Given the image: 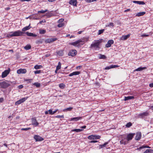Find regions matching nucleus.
Returning <instances> with one entry per match:
<instances>
[{
  "label": "nucleus",
  "mask_w": 153,
  "mask_h": 153,
  "mask_svg": "<svg viewBox=\"0 0 153 153\" xmlns=\"http://www.w3.org/2000/svg\"><path fill=\"white\" fill-rule=\"evenodd\" d=\"M134 135V133H130L128 134L127 137V138L128 141H129L131 140Z\"/></svg>",
  "instance_id": "obj_15"
},
{
  "label": "nucleus",
  "mask_w": 153,
  "mask_h": 153,
  "mask_svg": "<svg viewBox=\"0 0 153 153\" xmlns=\"http://www.w3.org/2000/svg\"><path fill=\"white\" fill-rule=\"evenodd\" d=\"M83 130L82 129H75L72 130L73 131H76V132H80Z\"/></svg>",
  "instance_id": "obj_33"
},
{
  "label": "nucleus",
  "mask_w": 153,
  "mask_h": 153,
  "mask_svg": "<svg viewBox=\"0 0 153 153\" xmlns=\"http://www.w3.org/2000/svg\"><path fill=\"white\" fill-rule=\"evenodd\" d=\"M14 36H24V33L19 30L13 32Z\"/></svg>",
  "instance_id": "obj_3"
},
{
  "label": "nucleus",
  "mask_w": 153,
  "mask_h": 153,
  "mask_svg": "<svg viewBox=\"0 0 153 153\" xmlns=\"http://www.w3.org/2000/svg\"><path fill=\"white\" fill-rule=\"evenodd\" d=\"M47 11V10H41L38 11V13H45V12Z\"/></svg>",
  "instance_id": "obj_44"
},
{
  "label": "nucleus",
  "mask_w": 153,
  "mask_h": 153,
  "mask_svg": "<svg viewBox=\"0 0 153 153\" xmlns=\"http://www.w3.org/2000/svg\"><path fill=\"white\" fill-rule=\"evenodd\" d=\"M64 25V23H61L59 24L57 26L58 27H62Z\"/></svg>",
  "instance_id": "obj_47"
},
{
  "label": "nucleus",
  "mask_w": 153,
  "mask_h": 153,
  "mask_svg": "<svg viewBox=\"0 0 153 153\" xmlns=\"http://www.w3.org/2000/svg\"><path fill=\"white\" fill-rule=\"evenodd\" d=\"M80 74V71H74L71 74H70L69 76H72L74 75H79Z\"/></svg>",
  "instance_id": "obj_20"
},
{
  "label": "nucleus",
  "mask_w": 153,
  "mask_h": 153,
  "mask_svg": "<svg viewBox=\"0 0 153 153\" xmlns=\"http://www.w3.org/2000/svg\"><path fill=\"white\" fill-rule=\"evenodd\" d=\"M111 68H111V65L106 67L105 68V69L106 70H108Z\"/></svg>",
  "instance_id": "obj_56"
},
{
  "label": "nucleus",
  "mask_w": 153,
  "mask_h": 153,
  "mask_svg": "<svg viewBox=\"0 0 153 153\" xmlns=\"http://www.w3.org/2000/svg\"><path fill=\"white\" fill-rule=\"evenodd\" d=\"M100 138V136L95 135H91L89 136L88 138L89 140L98 139Z\"/></svg>",
  "instance_id": "obj_6"
},
{
  "label": "nucleus",
  "mask_w": 153,
  "mask_h": 153,
  "mask_svg": "<svg viewBox=\"0 0 153 153\" xmlns=\"http://www.w3.org/2000/svg\"><path fill=\"white\" fill-rule=\"evenodd\" d=\"M39 32L40 34H44L46 32V30H45L40 29L39 30Z\"/></svg>",
  "instance_id": "obj_29"
},
{
  "label": "nucleus",
  "mask_w": 153,
  "mask_h": 153,
  "mask_svg": "<svg viewBox=\"0 0 153 153\" xmlns=\"http://www.w3.org/2000/svg\"><path fill=\"white\" fill-rule=\"evenodd\" d=\"M81 67H82L81 66H77L76 68V69H79Z\"/></svg>",
  "instance_id": "obj_63"
},
{
  "label": "nucleus",
  "mask_w": 153,
  "mask_h": 153,
  "mask_svg": "<svg viewBox=\"0 0 153 153\" xmlns=\"http://www.w3.org/2000/svg\"><path fill=\"white\" fill-rule=\"evenodd\" d=\"M77 53V51L76 50H71L70 51L68 55L74 56H75Z\"/></svg>",
  "instance_id": "obj_8"
},
{
  "label": "nucleus",
  "mask_w": 153,
  "mask_h": 153,
  "mask_svg": "<svg viewBox=\"0 0 153 153\" xmlns=\"http://www.w3.org/2000/svg\"><path fill=\"white\" fill-rule=\"evenodd\" d=\"M130 36V34H128L126 35H123L120 38V40H125L127 39Z\"/></svg>",
  "instance_id": "obj_19"
},
{
  "label": "nucleus",
  "mask_w": 153,
  "mask_h": 153,
  "mask_svg": "<svg viewBox=\"0 0 153 153\" xmlns=\"http://www.w3.org/2000/svg\"><path fill=\"white\" fill-rule=\"evenodd\" d=\"M32 124L35 126H37L39 125V123L37 121L35 117L31 119Z\"/></svg>",
  "instance_id": "obj_9"
},
{
  "label": "nucleus",
  "mask_w": 153,
  "mask_h": 153,
  "mask_svg": "<svg viewBox=\"0 0 153 153\" xmlns=\"http://www.w3.org/2000/svg\"><path fill=\"white\" fill-rule=\"evenodd\" d=\"M146 13L145 12H139L137 13L136 15V16H142L145 14Z\"/></svg>",
  "instance_id": "obj_27"
},
{
  "label": "nucleus",
  "mask_w": 153,
  "mask_h": 153,
  "mask_svg": "<svg viewBox=\"0 0 153 153\" xmlns=\"http://www.w3.org/2000/svg\"><path fill=\"white\" fill-rule=\"evenodd\" d=\"M59 87L60 88L62 89H63L65 87V85L63 83H61L59 84Z\"/></svg>",
  "instance_id": "obj_40"
},
{
  "label": "nucleus",
  "mask_w": 153,
  "mask_h": 153,
  "mask_svg": "<svg viewBox=\"0 0 153 153\" xmlns=\"http://www.w3.org/2000/svg\"><path fill=\"white\" fill-rule=\"evenodd\" d=\"M27 72L26 69L20 68L17 70V73L18 74H25Z\"/></svg>",
  "instance_id": "obj_14"
},
{
  "label": "nucleus",
  "mask_w": 153,
  "mask_h": 153,
  "mask_svg": "<svg viewBox=\"0 0 153 153\" xmlns=\"http://www.w3.org/2000/svg\"><path fill=\"white\" fill-rule=\"evenodd\" d=\"M69 3L71 5L76 6L77 1L76 0H70Z\"/></svg>",
  "instance_id": "obj_18"
},
{
  "label": "nucleus",
  "mask_w": 153,
  "mask_h": 153,
  "mask_svg": "<svg viewBox=\"0 0 153 153\" xmlns=\"http://www.w3.org/2000/svg\"><path fill=\"white\" fill-rule=\"evenodd\" d=\"M48 112L49 113L51 114H53V112L52 110L51 109H50L48 110Z\"/></svg>",
  "instance_id": "obj_51"
},
{
  "label": "nucleus",
  "mask_w": 153,
  "mask_h": 153,
  "mask_svg": "<svg viewBox=\"0 0 153 153\" xmlns=\"http://www.w3.org/2000/svg\"><path fill=\"white\" fill-rule=\"evenodd\" d=\"M34 138L36 142L41 141L44 140L42 137L37 135H35L34 136Z\"/></svg>",
  "instance_id": "obj_10"
},
{
  "label": "nucleus",
  "mask_w": 153,
  "mask_h": 153,
  "mask_svg": "<svg viewBox=\"0 0 153 153\" xmlns=\"http://www.w3.org/2000/svg\"><path fill=\"white\" fill-rule=\"evenodd\" d=\"M108 142H105V143H104L103 144L100 145H99V147H100V148H102L103 147H105L106 146L107 144H108Z\"/></svg>",
  "instance_id": "obj_31"
},
{
  "label": "nucleus",
  "mask_w": 153,
  "mask_h": 153,
  "mask_svg": "<svg viewBox=\"0 0 153 153\" xmlns=\"http://www.w3.org/2000/svg\"><path fill=\"white\" fill-rule=\"evenodd\" d=\"M103 40L102 39L95 40L92 42L90 46V48L95 50H99L100 48L99 45Z\"/></svg>",
  "instance_id": "obj_1"
},
{
  "label": "nucleus",
  "mask_w": 153,
  "mask_h": 153,
  "mask_svg": "<svg viewBox=\"0 0 153 153\" xmlns=\"http://www.w3.org/2000/svg\"><path fill=\"white\" fill-rule=\"evenodd\" d=\"M73 109V108L71 107H69L63 110L64 111H71Z\"/></svg>",
  "instance_id": "obj_36"
},
{
  "label": "nucleus",
  "mask_w": 153,
  "mask_h": 153,
  "mask_svg": "<svg viewBox=\"0 0 153 153\" xmlns=\"http://www.w3.org/2000/svg\"><path fill=\"white\" fill-rule=\"evenodd\" d=\"M134 96H128L127 97H125L124 100V101H127L129 100L134 99Z\"/></svg>",
  "instance_id": "obj_25"
},
{
  "label": "nucleus",
  "mask_w": 153,
  "mask_h": 153,
  "mask_svg": "<svg viewBox=\"0 0 153 153\" xmlns=\"http://www.w3.org/2000/svg\"><path fill=\"white\" fill-rule=\"evenodd\" d=\"M82 117H75L71 118L70 119V120L71 121H74V122H76L79 120H80L82 119Z\"/></svg>",
  "instance_id": "obj_12"
},
{
  "label": "nucleus",
  "mask_w": 153,
  "mask_h": 153,
  "mask_svg": "<svg viewBox=\"0 0 153 153\" xmlns=\"http://www.w3.org/2000/svg\"><path fill=\"white\" fill-rule=\"evenodd\" d=\"M31 129V128L29 127L27 128H22L21 129L23 131H27L30 129Z\"/></svg>",
  "instance_id": "obj_46"
},
{
  "label": "nucleus",
  "mask_w": 153,
  "mask_h": 153,
  "mask_svg": "<svg viewBox=\"0 0 153 153\" xmlns=\"http://www.w3.org/2000/svg\"><path fill=\"white\" fill-rule=\"evenodd\" d=\"M146 67H139L137 69H136L134 70V71H142L143 70L146 69Z\"/></svg>",
  "instance_id": "obj_23"
},
{
  "label": "nucleus",
  "mask_w": 153,
  "mask_h": 153,
  "mask_svg": "<svg viewBox=\"0 0 153 153\" xmlns=\"http://www.w3.org/2000/svg\"><path fill=\"white\" fill-rule=\"evenodd\" d=\"M143 153H153V150L152 149H147Z\"/></svg>",
  "instance_id": "obj_28"
},
{
  "label": "nucleus",
  "mask_w": 153,
  "mask_h": 153,
  "mask_svg": "<svg viewBox=\"0 0 153 153\" xmlns=\"http://www.w3.org/2000/svg\"><path fill=\"white\" fill-rule=\"evenodd\" d=\"M98 141L97 140H93L91 141L90 142V143H96Z\"/></svg>",
  "instance_id": "obj_58"
},
{
  "label": "nucleus",
  "mask_w": 153,
  "mask_h": 153,
  "mask_svg": "<svg viewBox=\"0 0 153 153\" xmlns=\"http://www.w3.org/2000/svg\"><path fill=\"white\" fill-rule=\"evenodd\" d=\"M82 40L81 39L77 40L75 42L71 43L70 44L71 45H73L75 46H77L79 45V43L82 42Z\"/></svg>",
  "instance_id": "obj_13"
},
{
  "label": "nucleus",
  "mask_w": 153,
  "mask_h": 153,
  "mask_svg": "<svg viewBox=\"0 0 153 153\" xmlns=\"http://www.w3.org/2000/svg\"><path fill=\"white\" fill-rule=\"evenodd\" d=\"M34 73L36 74H40L41 72V70H37L34 71Z\"/></svg>",
  "instance_id": "obj_49"
},
{
  "label": "nucleus",
  "mask_w": 153,
  "mask_h": 153,
  "mask_svg": "<svg viewBox=\"0 0 153 153\" xmlns=\"http://www.w3.org/2000/svg\"><path fill=\"white\" fill-rule=\"evenodd\" d=\"M28 98V97H24L20 99L15 102V105H17L24 102Z\"/></svg>",
  "instance_id": "obj_5"
},
{
  "label": "nucleus",
  "mask_w": 153,
  "mask_h": 153,
  "mask_svg": "<svg viewBox=\"0 0 153 153\" xmlns=\"http://www.w3.org/2000/svg\"><path fill=\"white\" fill-rule=\"evenodd\" d=\"M26 34L27 36H30L36 37L37 36L36 34H33L32 33H29L28 32H27L26 33Z\"/></svg>",
  "instance_id": "obj_22"
},
{
  "label": "nucleus",
  "mask_w": 153,
  "mask_h": 153,
  "mask_svg": "<svg viewBox=\"0 0 153 153\" xmlns=\"http://www.w3.org/2000/svg\"><path fill=\"white\" fill-rule=\"evenodd\" d=\"M150 148L151 147H149V146H147V145H144V146H142L140 147L139 148V149H143L144 148Z\"/></svg>",
  "instance_id": "obj_35"
},
{
  "label": "nucleus",
  "mask_w": 153,
  "mask_h": 153,
  "mask_svg": "<svg viewBox=\"0 0 153 153\" xmlns=\"http://www.w3.org/2000/svg\"><path fill=\"white\" fill-rule=\"evenodd\" d=\"M133 2L134 3L137 4H139L143 5L145 4L144 2L143 1H133Z\"/></svg>",
  "instance_id": "obj_24"
},
{
  "label": "nucleus",
  "mask_w": 153,
  "mask_h": 153,
  "mask_svg": "<svg viewBox=\"0 0 153 153\" xmlns=\"http://www.w3.org/2000/svg\"><path fill=\"white\" fill-rule=\"evenodd\" d=\"M30 24H29V25L27 26H26L24 28H23L22 29V32H24L25 31H26L27 30H29L30 28H31V27L30 26Z\"/></svg>",
  "instance_id": "obj_21"
},
{
  "label": "nucleus",
  "mask_w": 153,
  "mask_h": 153,
  "mask_svg": "<svg viewBox=\"0 0 153 153\" xmlns=\"http://www.w3.org/2000/svg\"><path fill=\"white\" fill-rule=\"evenodd\" d=\"M149 86L151 88L153 87V83L150 84Z\"/></svg>",
  "instance_id": "obj_61"
},
{
  "label": "nucleus",
  "mask_w": 153,
  "mask_h": 153,
  "mask_svg": "<svg viewBox=\"0 0 153 153\" xmlns=\"http://www.w3.org/2000/svg\"><path fill=\"white\" fill-rule=\"evenodd\" d=\"M32 79H28L25 80V81H26L27 83H31L32 80Z\"/></svg>",
  "instance_id": "obj_48"
},
{
  "label": "nucleus",
  "mask_w": 153,
  "mask_h": 153,
  "mask_svg": "<svg viewBox=\"0 0 153 153\" xmlns=\"http://www.w3.org/2000/svg\"><path fill=\"white\" fill-rule=\"evenodd\" d=\"M149 36V34H143L141 35V37H148Z\"/></svg>",
  "instance_id": "obj_52"
},
{
  "label": "nucleus",
  "mask_w": 153,
  "mask_h": 153,
  "mask_svg": "<svg viewBox=\"0 0 153 153\" xmlns=\"http://www.w3.org/2000/svg\"><path fill=\"white\" fill-rule=\"evenodd\" d=\"M45 19H43L41 21H40L39 22V23L41 24H42L43 23H45Z\"/></svg>",
  "instance_id": "obj_55"
},
{
  "label": "nucleus",
  "mask_w": 153,
  "mask_h": 153,
  "mask_svg": "<svg viewBox=\"0 0 153 153\" xmlns=\"http://www.w3.org/2000/svg\"><path fill=\"white\" fill-rule=\"evenodd\" d=\"M61 68V64L60 62H59L58 65L56 67V70H59Z\"/></svg>",
  "instance_id": "obj_39"
},
{
  "label": "nucleus",
  "mask_w": 153,
  "mask_h": 153,
  "mask_svg": "<svg viewBox=\"0 0 153 153\" xmlns=\"http://www.w3.org/2000/svg\"><path fill=\"white\" fill-rule=\"evenodd\" d=\"M97 0H87V1L88 3H90L92 2H93L94 1H96Z\"/></svg>",
  "instance_id": "obj_54"
},
{
  "label": "nucleus",
  "mask_w": 153,
  "mask_h": 153,
  "mask_svg": "<svg viewBox=\"0 0 153 153\" xmlns=\"http://www.w3.org/2000/svg\"><path fill=\"white\" fill-rule=\"evenodd\" d=\"M57 54L59 56H62L63 55V52L62 51H58L57 53Z\"/></svg>",
  "instance_id": "obj_34"
},
{
  "label": "nucleus",
  "mask_w": 153,
  "mask_h": 153,
  "mask_svg": "<svg viewBox=\"0 0 153 153\" xmlns=\"http://www.w3.org/2000/svg\"><path fill=\"white\" fill-rule=\"evenodd\" d=\"M34 85L36 86V87H39L40 86V84L39 82H35L33 84Z\"/></svg>",
  "instance_id": "obj_41"
},
{
  "label": "nucleus",
  "mask_w": 153,
  "mask_h": 153,
  "mask_svg": "<svg viewBox=\"0 0 153 153\" xmlns=\"http://www.w3.org/2000/svg\"><path fill=\"white\" fill-rule=\"evenodd\" d=\"M142 137L141 133L140 132H137L136 134V135L135 137V139L136 140H140Z\"/></svg>",
  "instance_id": "obj_17"
},
{
  "label": "nucleus",
  "mask_w": 153,
  "mask_h": 153,
  "mask_svg": "<svg viewBox=\"0 0 153 153\" xmlns=\"http://www.w3.org/2000/svg\"><path fill=\"white\" fill-rule=\"evenodd\" d=\"M64 19H59V20L58 22L59 23H61V22H62L64 21Z\"/></svg>",
  "instance_id": "obj_57"
},
{
  "label": "nucleus",
  "mask_w": 153,
  "mask_h": 153,
  "mask_svg": "<svg viewBox=\"0 0 153 153\" xmlns=\"http://www.w3.org/2000/svg\"><path fill=\"white\" fill-rule=\"evenodd\" d=\"M106 26L112 27L114 26V24L113 23L111 22L109 23L108 25H107Z\"/></svg>",
  "instance_id": "obj_42"
},
{
  "label": "nucleus",
  "mask_w": 153,
  "mask_h": 153,
  "mask_svg": "<svg viewBox=\"0 0 153 153\" xmlns=\"http://www.w3.org/2000/svg\"><path fill=\"white\" fill-rule=\"evenodd\" d=\"M4 100V98L3 97H1L0 98V102H2Z\"/></svg>",
  "instance_id": "obj_60"
},
{
  "label": "nucleus",
  "mask_w": 153,
  "mask_h": 153,
  "mask_svg": "<svg viewBox=\"0 0 153 153\" xmlns=\"http://www.w3.org/2000/svg\"><path fill=\"white\" fill-rule=\"evenodd\" d=\"M149 114V112L146 111V112L139 114L138 115L137 117L138 118L143 119L148 116Z\"/></svg>",
  "instance_id": "obj_2"
},
{
  "label": "nucleus",
  "mask_w": 153,
  "mask_h": 153,
  "mask_svg": "<svg viewBox=\"0 0 153 153\" xmlns=\"http://www.w3.org/2000/svg\"><path fill=\"white\" fill-rule=\"evenodd\" d=\"M10 69L9 68L8 70H6L2 72L1 74V77L2 78H4L7 76L8 74L10 73Z\"/></svg>",
  "instance_id": "obj_7"
},
{
  "label": "nucleus",
  "mask_w": 153,
  "mask_h": 153,
  "mask_svg": "<svg viewBox=\"0 0 153 153\" xmlns=\"http://www.w3.org/2000/svg\"><path fill=\"white\" fill-rule=\"evenodd\" d=\"M55 117L59 118H64V115H57L55 116Z\"/></svg>",
  "instance_id": "obj_45"
},
{
  "label": "nucleus",
  "mask_w": 153,
  "mask_h": 153,
  "mask_svg": "<svg viewBox=\"0 0 153 153\" xmlns=\"http://www.w3.org/2000/svg\"><path fill=\"white\" fill-rule=\"evenodd\" d=\"M42 68V66L41 65H36L34 66V68L36 69H40Z\"/></svg>",
  "instance_id": "obj_32"
},
{
  "label": "nucleus",
  "mask_w": 153,
  "mask_h": 153,
  "mask_svg": "<svg viewBox=\"0 0 153 153\" xmlns=\"http://www.w3.org/2000/svg\"><path fill=\"white\" fill-rule=\"evenodd\" d=\"M10 85V84L5 81L0 83V86L2 88H5Z\"/></svg>",
  "instance_id": "obj_4"
},
{
  "label": "nucleus",
  "mask_w": 153,
  "mask_h": 153,
  "mask_svg": "<svg viewBox=\"0 0 153 153\" xmlns=\"http://www.w3.org/2000/svg\"><path fill=\"white\" fill-rule=\"evenodd\" d=\"M9 36H10V37L14 36L13 32H10Z\"/></svg>",
  "instance_id": "obj_50"
},
{
  "label": "nucleus",
  "mask_w": 153,
  "mask_h": 153,
  "mask_svg": "<svg viewBox=\"0 0 153 153\" xmlns=\"http://www.w3.org/2000/svg\"><path fill=\"white\" fill-rule=\"evenodd\" d=\"M114 41L112 39H111L108 41L107 43L105 45V46L106 48H108L111 47V45L113 44Z\"/></svg>",
  "instance_id": "obj_11"
},
{
  "label": "nucleus",
  "mask_w": 153,
  "mask_h": 153,
  "mask_svg": "<svg viewBox=\"0 0 153 153\" xmlns=\"http://www.w3.org/2000/svg\"><path fill=\"white\" fill-rule=\"evenodd\" d=\"M99 58L100 59H105L106 58V57L105 55L100 54L99 56Z\"/></svg>",
  "instance_id": "obj_37"
},
{
  "label": "nucleus",
  "mask_w": 153,
  "mask_h": 153,
  "mask_svg": "<svg viewBox=\"0 0 153 153\" xmlns=\"http://www.w3.org/2000/svg\"><path fill=\"white\" fill-rule=\"evenodd\" d=\"M119 67V66H118V65H111V68H115L116 67Z\"/></svg>",
  "instance_id": "obj_53"
},
{
  "label": "nucleus",
  "mask_w": 153,
  "mask_h": 153,
  "mask_svg": "<svg viewBox=\"0 0 153 153\" xmlns=\"http://www.w3.org/2000/svg\"><path fill=\"white\" fill-rule=\"evenodd\" d=\"M128 141L127 140L126 138H124L122 139L120 141V143L121 144L126 145L128 143Z\"/></svg>",
  "instance_id": "obj_16"
},
{
  "label": "nucleus",
  "mask_w": 153,
  "mask_h": 153,
  "mask_svg": "<svg viewBox=\"0 0 153 153\" xmlns=\"http://www.w3.org/2000/svg\"><path fill=\"white\" fill-rule=\"evenodd\" d=\"M105 30L104 29H102V30H99L98 32V34L100 35L101 34V33H103L104 31Z\"/></svg>",
  "instance_id": "obj_43"
},
{
  "label": "nucleus",
  "mask_w": 153,
  "mask_h": 153,
  "mask_svg": "<svg viewBox=\"0 0 153 153\" xmlns=\"http://www.w3.org/2000/svg\"><path fill=\"white\" fill-rule=\"evenodd\" d=\"M86 126H81V128H86Z\"/></svg>",
  "instance_id": "obj_64"
},
{
  "label": "nucleus",
  "mask_w": 153,
  "mask_h": 153,
  "mask_svg": "<svg viewBox=\"0 0 153 153\" xmlns=\"http://www.w3.org/2000/svg\"><path fill=\"white\" fill-rule=\"evenodd\" d=\"M57 40V38H51L48 39V43L54 42Z\"/></svg>",
  "instance_id": "obj_26"
},
{
  "label": "nucleus",
  "mask_w": 153,
  "mask_h": 153,
  "mask_svg": "<svg viewBox=\"0 0 153 153\" xmlns=\"http://www.w3.org/2000/svg\"><path fill=\"white\" fill-rule=\"evenodd\" d=\"M23 87V86L22 85H20L19 86L18 88L19 89L22 88Z\"/></svg>",
  "instance_id": "obj_59"
},
{
  "label": "nucleus",
  "mask_w": 153,
  "mask_h": 153,
  "mask_svg": "<svg viewBox=\"0 0 153 153\" xmlns=\"http://www.w3.org/2000/svg\"><path fill=\"white\" fill-rule=\"evenodd\" d=\"M31 0H20V1H22V2H23V1H30Z\"/></svg>",
  "instance_id": "obj_62"
},
{
  "label": "nucleus",
  "mask_w": 153,
  "mask_h": 153,
  "mask_svg": "<svg viewBox=\"0 0 153 153\" xmlns=\"http://www.w3.org/2000/svg\"><path fill=\"white\" fill-rule=\"evenodd\" d=\"M31 48V46L30 45H27L24 47V48L27 50H29Z\"/></svg>",
  "instance_id": "obj_30"
},
{
  "label": "nucleus",
  "mask_w": 153,
  "mask_h": 153,
  "mask_svg": "<svg viewBox=\"0 0 153 153\" xmlns=\"http://www.w3.org/2000/svg\"><path fill=\"white\" fill-rule=\"evenodd\" d=\"M132 124L131 122H129L126 125V128H129L132 126Z\"/></svg>",
  "instance_id": "obj_38"
}]
</instances>
